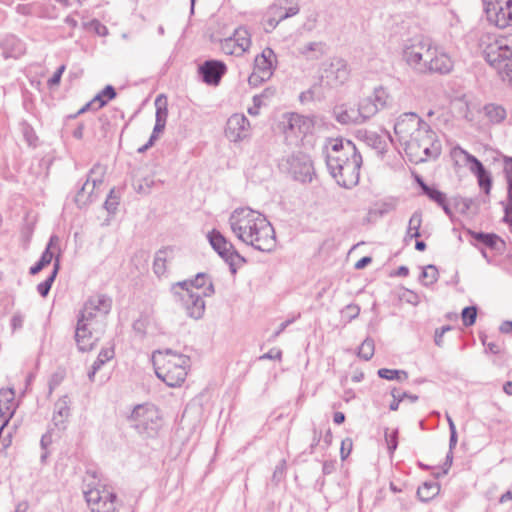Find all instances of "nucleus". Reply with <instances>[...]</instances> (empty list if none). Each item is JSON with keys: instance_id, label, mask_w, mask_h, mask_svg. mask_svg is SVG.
<instances>
[{"instance_id": "obj_63", "label": "nucleus", "mask_w": 512, "mask_h": 512, "mask_svg": "<svg viewBox=\"0 0 512 512\" xmlns=\"http://www.w3.org/2000/svg\"><path fill=\"white\" fill-rule=\"evenodd\" d=\"M282 357V352L278 349H271L267 353L260 356V360L269 359V360H280Z\"/></svg>"}, {"instance_id": "obj_2", "label": "nucleus", "mask_w": 512, "mask_h": 512, "mask_svg": "<svg viewBox=\"0 0 512 512\" xmlns=\"http://www.w3.org/2000/svg\"><path fill=\"white\" fill-rule=\"evenodd\" d=\"M228 223L233 235L242 243L261 252H271L276 247V234L265 215L249 207L233 210Z\"/></svg>"}, {"instance_id": "obj_8", "label": "nucleus", "mask_w": 512, "mask_h": 512, "mask_svg": "<svg viewBox=\"0 0 512 512\" xmlns=\"http://www.w3.org/2000/svg\"><path fill=\"white\" fill-rule=\"evenodd\" d=\"M111 307L112 300L110 297L104 294L91 296L80 311L78 320L90 324L94 331L103 330L105 318L109 314Z\"/></svg>"}, {"instance_id": "obj_31", "label": "nucleus", "mask_w": 512, "mask_h": 512, "mask_svg": "<svg viewBox=\"0 0 512 512\" xmlns=\"http://www.w3.org/2000/svg\"><path fill=\"white\" fill-rule=\"evenodd\" d=\"M469 233L472 235L474 239L480 241L489 248L499 249L498 244L504 246V242L496 234L473 231H469Z\"/></svg>"}, {"instance_id": "obj_22", "label": "nucleus", "mask_w": 512, "mask_h": 512, "mask_svg": "<svg viewBox=\"0 0 512 512\" xmlns=\"http://www.w3.org/2000/svg\"><path fill=\"white\" fill-rule=\"evenodd\" d=\"M336 120L344 125H358L362 124L359 111L355 107L340 105L336 106L333 110Z\"/></svg>"}, {"instance_id": "obj_15", "label": "nucleus", "mask_w": 512, "mask_h": 512, "mask_svg": "<svg viewBox=\"0 0 512 512\" xmlns=\"http://www.w3.org/2000/svg\"><path fill=\"white\" fill-rule=\"evenodd\" d=\"M251 135V125L246 116L242 113L232 114L225 127L226 138L234 143L248 139Z\"/></svg>"}, {"instance_id": "obj_16", "label": "nucleus", "mask_w": 512, "mask_h": 512, "mask_svg": "<svg viewBox=\"0 0 512 512\" xmlns=\"http://www.w3.org/2000/svg\"><path fill=\"white\" fill-rule=\"evenodd\" d=\"M326 165L330 169V157H339L344 161L360 155L355 144L350 140L331 139L326 146Z\"/></svg>"}, {"instance_id": "obj_45", "label": "nucleus", "mask_w": 512, "mask_h": 512, "mask_svg": "<svg viewBox=\"0 0 512 512\" xmlns=\"http://www.w3.org/2000/svg\"><path fill=\"white\" fill-rule=\"evenodd\" d=\"M369 97L379 109L386 107L389 100V94L383 87L375 88L373 94Z\"/></svg>"}, {"instance_id": "obj_60", "label": "nucleus", "mask_w": 512, "mask_h": 512, "mask_svg": "<svg viewBox=\"0 0 512 512\" xmlns=\"http://www.w3.org/2000/svg\"><path fill=\"white\" fill-rule=\"evenodd\" d=\"M351 449H352V440L350 438L344 439L341 443V450H340L341 458L343 460L349 456Z\"/></svg>"}, {"instance_id": "obj_18", "label": "nucleus", "mask_w": 512, "mask_h": 512, "mask_svg": "<svg viewBox=\"0 0 512 512\" xmlns=\"http://www.w3.org/2000/svg\"><path fill=\"white\" fill-rule=\"evenodd\" d=\"M102 331L103 330L94 331V329L87 322L77 320L75 329V341L78 349L82 352L92 350L95 343L99 339V333Z\"/></svg>"}, {"instance_id": "obj_37", "label": "nucleus", "mask_w": 512, "mask_h": 512, "mask_svg": "<svg viewBox=\"0 0 512 512\" xmlns=\"http://www.w3.org/2000/svg\"><path fill=\"white\" fill-rule=\"evenodd\" d=\"M421 224L422 214L419 211H416L412 214L409 220L406 237L410 239L420 237Z\"/></svg>"}, {"instance_id": "obj_46", "label": "nucleus", "mask_w": 512, "mask_h": 512, "mask_svg": "<svg viewBox=\"0 0 512 512\" xmlns=\"http://www.w3.org/2000/svg\"><path fill=\"white\" fill-rule=\"evenodd\" d=\"M375 344L372 338H366L359 347L358 356L366 361L374 355Z\"/></svg>"}, {"instance_id": "obj_62", "label": "nucleus", "mask_w": 512, "mask_h": 512, "mask_svg": "<svg viewBox=\"0 0 512 512\" xmlns=\"http://www.w3.org/2000/svg\"><path fill=\"white\" fill-rule=\"evenodd\" d=\"M24 316L20 313H15L11 319L12 330L16 331L23 327Z\"/></svg>"}, {"instance_id": "obj_36", "label": "nucleus", "mask_w": 512, "mask_h": 512, "mask_svg": "<svg viewBox=\"0 0 512 512\" xmlns=\"http://www.w3.org/2000/svg\"><path fill=\"white\" fill-rule=\"evenodd\" d=\"M59 266H60L59 258L57 257L55 260L54 268H53V271L51 272V274L47 277L46 280H44L43 282H41L37 285V291L42 297H46L48 295V293L51 289L52 283L54 282L55 277L58 273Z\"/></svg>"}, {"instance_id": "obj_28", "label": "nucleus", "mask_w": 512, "mask_h": 512, "mask_svg": "<svg viewBox=\"0 0 512 512\" xmlns=\"http://www.w3.org/2000/svg\"><path fill=\"white\" fill-rule=\"evenodd\" d=\"M173 250L171 248H163L156 252L153 270L158 276H162L166 272V264L172 258Z\"/></svg>"}, {"instance_id": "obj_30", "label": "nucleus", "mask_w": 512, "mask_h": 512, "mask_svg": "<svg viewBox=\"0 0 512 512\" xmlns=\"http://www.w3.org/2000/svg\"><path fill=\"white\" fill-rule=\"evenodd\" d=\"M358 135L367 145L371 146L378 153H383L386 147L385 141L375 132L359 131Z\"/></svg>"}, {"instance_id": "obj_32", "label": "nucleus", "mask_w": 512, "mask_h": 512, "mask_svg": "<svg viewBox=\"0 0 512 512\" xmlns=\"http://www.w3.org/2000/svg\"><path fill=\"white\" fill-rule=\"evenodd\" d=\"M299 53L307 59H318L324 54V45L321 42H309L299 48Z\"/></svg>"}, {"instance_id": "obj_56", "label": "nucleus", "mask_w": 512, "mask_h": 512, "mask_svg": "<svg viewBox=\"0 0 512 512\" xmlns=\"http://www.w3.org/2000/svg\"><path fill=\"white\" fill-rule=\"evenodd\" d=\"M221 49L225 54L241 56V54H238L235 41L231 40L229 37L221 42Z\"/></svg>"}, {"instance_id": "obj_57", "label": "nucleus", "mask_w": 512, "mask_h": 512, "mask_svg": "<svg viewBox=\"0 0 512 512\" xmlns=\"http://www.w3.org/2000/svg\"><path fill=\"white\" fill-rule=\"evenodd\" d=\"M476 177L478 179L479 186L483 188L486 193H489L491 189L490 174L485 170L483 173L477 174Z\"/></svg>"}, {"instance_id": "obj_1", "label": "nucleus", "mask_w": 512, "mask_h": 512, "mask_svg": "<svg viewBox=\"0 0 512 512\" xmlns=\"http://www.w3.org/2000/svg\"><path fill=\"white\" fill-rule=\"evenodd\" d=\"M394 133L412 163L425 162L441 153L437 134L414 112L403 113L397 118Z\"/></svg>"}, {"instance_id": "obj_13", "label": "nucleus", "mask_w": 512, "mask_h": 512, "mask_svg": "<svg viewBox=\"0 0 512 512\" xmlns=\"http://www.w3.org/2000/svg\"><path fill=\"white\" fill-rule=\"evenodd\" d=\"M350 75L347 62L342 58H332L324 64L322 79L327 85L336 87L344 84Z\"/></svg>"}, {"instance_id": "obj_10", "label": "nucleus", "mask_w": 512, "mask_h": 512, "mask_svg": "<svg viewBox=\"0 0 512 512\" xmlns=\"http://www.w3.org/2000/svg\"><path fill=\"white\" fill-rule=\"evenodd\" d=\"M276 67L277 56L270 47H266L254 59L253 70L248 77L249 86L256 88L268 81L273 76Z\"/></svg>"}, {"instance_id": "obj_42", "label": "nucleus", "mask_w": 512, "mask_h": 512, "mask_svg": "<svg viewBox=\"0 0 512 512\" xmlns=\"http://www.w3.org/2000/svg\"><path fill=\"white\" fill-rule=\"evenodd\" d=\"M452 106L455 111L459 114V116L471 120V111L469 103L465 96L455 98L452 101Z\"/></svg>"}, {"instance_id": "obj_47", "label": "nucleus", "mask_w": 512, "mask_h": 512, "mask_svg": "<svg viewBox=\"0 0 512 512\" xmlns=\"http://www.w3.org/2000/svg\"><path fill=\"white\" fill-rule=\"evenodd\" d=\"M9 41L12 43L14 48L12 50H8L7 48H4L3 56L6 59L7 58H18L19 56H21L24 53V48H23L22 43L14 37L7 39L6 43H8Z\"/></svg>"}, {"instance_id": "obj_25", "label": "nucleus", "mask_w": 512, "mask_h": 512, "mask_svg": "<svg viewBox=\"0 0 512 512\" xmlns=\"http://www.w3.org/2000/svg\"><path fill=\"white\" fill-rule=\"evenodd\" d=\"M484 115L493 125L501 124L507 117L506 109L499 104L489 103L483 108Z\"/></svg>"}, {"instance_id": "obj_35", "label": "nucleus", "mask_w": 512, "mask_h": 512, "mask_svg": "<svg viewBox=\"0 0 512 512\" xmlns=\"http://www.w3.org/2000/svg\"><path fill=\"white\" fill-rule=\"evenodd\" d=\"M114 356V350L111 348H105L100 351L98 357L94 361L92 365V370L89 372L88 376L90 380H93L96 372L110 359Z\"/></svg>"}, {"instance_id": "obj_58", "label": "nucleus", "mask_w": 512, "mask_h": 512, "mask_svg": "<svg viewBox=\"0 0 512 512\" xmlns=\"http://www.w3.org/2000/svg\"><path fill=\"white\" fill-rule=\"evenodd\" d=\"M54 240H57L56 236H52L50 238L48 246L46 247V249L44 250V252L42 253V255L39 259L45 266L48 265L53 259V253L51 252L50 248H51Z\"/></svg>"}, {"instance_id": "obj_53", "label": "nucleus", "mask_w": 512, "mask_h": 512, "mask_svg": "<svg viewBox=\"0 0 512 512\" xmlns=\"http://www.w3.org/2000/svg\"><path fill=\"white\" fill-rule=\"evenodd\" d=\"M162 98H163V96L160 95L156 98V101H155V105H156L155 122L166 125L168 110H167L166 106L160 105Z\"/></svg>"}, {"instance_id": "obj_43", "label": "nucleus", "mask_w": 512, "mask_h": 512, "mask_svg": "<svg viewBox=\"0 0 512 512\" xmlns=\"http://www.w3.org/2000/svg\"><path fill=\"white\" fill-rule=\"evenodd\" d=\"M419 183L422 187L423 192L434 202H436L439 206L444 204V201L447 200L446 195L432 187L426 185L423 181L419 180Z\"/></svg>"}, {"instance_id": "obj_51", "label": "nucleus", "mask_w": 512, "mask_h": 512, "mask_svg": "<svg viewBox=\"0 0 512 512\" xmlns=\"http://www.w3.org/2000/svg\"><path fill=\"white\" fill-rule=\"evenodd\" d=\"M399 299L413 306H417L420 302L419 295L412 290L402 288L399 292Z\"/></svg>"}, {"instance_id": "obj_40", "label": "nucleus", "mask_w": 512, "mask_h": 512, "mask_svg": "<svg viewBox=\"0 0 512 512\" xmlns=\"http://www.w3.org/2000/svg\"><path fill=\"white\" fill-rule=\"evenodd\" d=\"M438 270L434 265H427L422 269L419 280L425 286L432 285L438 280Z\"/></svg>"}, {"instance_id": "obj_50", "label": "nucleus", "mask_w": 512, "mask_h": 512, "mask_svg": "<svg viewBox=\"0 0 512 512\" xmlns=\"http://www.w3.org/2000/svg\"><path fill=\"white\" fill-rule=\"evenodd\" d=\"M120 197L116 194L115 188H112L107 196V199L104 203L105 209L111 213L114 214L117 211L118 205H119Z\"/></svg>"}, {"instance_id": "obj_61", "label": "nucleus", "mask_w": 512, "mask_h": 512, "mask_svg": "<svg viewBox=\"0 0 512 512\" xmlns=\"http://www.w3.org/2000/svg\"><path fill=\"white\" fill-rule=\"evenodd\" d=\"M66 67L65 65H61L56 71L55 73L53 74V76L48 80V84L49 86H55V85H58L60 83V80H61V77H62V74L64 73Z\"/></svg>"}, {"instance_id": "obj_38", "label": "nucleus", "mask_w": 512, "mask_h": 512, "mask_svg": "<svg viewBox=\"0 0 512 512\" xmlns=\"http://www.w3.org/2000/svg\"><path fill=\"white\" fill-rule=\"evenodd\" d=\"M116 97V91L113 86L107 85L102 91H100L94 98L93 102H97L96 109L104 107L109 100Z\"/></svg>"}, {"instance_id": "obj_48", "label": "nucleus", "mask_w": 512, "mask_h": 512, "mask_svg": "<svg viewBox=\"0 0 512 512\" xmlns=\"http://www.w3.org/2000/svg\"><path fill=\"white\" fill-rule=\"evenodd\" d=\"M395 209V203L392 201H385L375 205L373 209L370 210L371 215H375L377 217H382Z\"/></svg>"}, {"instance_id": "obj_49", "label": "nucleus", "mask_w": 512, "mask_h": 512, "mask_svg": "<svg viewBox=\"0 0 512 512\" xmlns=\"http://www.w3.org/2000/svg\"><path fill=\"white\" fill-rule=\"evenodd\" d=\"M276 94L275 87H267L260 94H256L253 96V103H260L261 105H266L267 101L271 100Z\"/></svg>"}, {"instance_id": "obj_33", "label": "nucleus", "mask_w": 512, "mask_h": 512, "mask_svg": "<svg viewBox=\"0 0 512 512\" xmlns=\"http://www.w3.org/2000/svg\"><path fill=\"white\" fill-rule=\"evenodd\" d=\"M454 154H461L465 157L466 163L469 165V169L473 174L477 175L486 170L484 165L475 156L469 154L464 149L457 147L454 149Z\"/></svg>"}, {"instance_id": "obj_24", "label": "nucleus", "mask_w": 512, "mask_h": 512, "mask_svg": "<svg viewBox=\"0 0 512 512\" xmlns=\"http://www.w3.org/2000/svg\"><path fill=\"white\" fill-rule=\"evenodd\" d=\"M190 289H196L201 295L210 297L214 294V285L206 273H198L194 279L187 280Z\"/></svg>"}, {"instance_id": "obj_5", "label": "nucleus", "mask_w": 512, "mask_h": 512, "mask_svg": "<svg viewBox=\"0 0 512 512\" xmlns=\"http://www.w3.org/2000/svg\"><path fill=\"white\" fill-rule=\"evenodd\" d=\"M484 57L502 81L512 86V34L499 36L490 42L484 49Z\"/></svg>"}, {"instance_id": "obj_4", "label": "nucleus", "mask_w": 512, "mask_h": 512, "mask_svg": "<svg viewBox=\"0 0 512 512\" xmlns=\"http://www.w3.org/2000/svg\"><path fill=\"white\" fill-rule=\"evenodd\" d=\"M155 373L170 387L180 386L186 379L190 358L171 350L157 351L152 356Z\"/></svg>"}, {"instance_id": "obj_26", "label": "nucleus", "mask_w": 512, "mask_h": 512, "mask_svg": "<svg viewBox=\"0 0 512 512\" xmlns=\"http://www.w3.org/2000/svg\"><path fill=\"white\" fill-rule=\"evenodd\" d=\"M105 173L106 169L104 166L95 164L90 169L86 182L82 185V192L90 188V186H92V189L99 187L103 183Z\"/></svg>"}, {"instance_id": "obj_7", "label": "nucleus", "mask_w": 512, "mask_h": 512, "mask_svg": "<svg viewBox=\"0 0 512 512\" xmlns=\"http://www.w3.org/2000/svg\"><path fill=\"white\" fill-rule=\"evenodd\" d=\"M361 165V155L349 158L347 161L332 156L330 157V169L328 171L340 186L350 189L359 182Z\"/></svg>"}, {"instance_id": "obj_27", "label": "nucleus", "mask_w": 512, "mask_h": 512, "mask_svg": "<svg viewBox=\"0 0 512 512\" xmlns=\"http://www.w3.org/2000/svg\"><path fill=\"white\" fill-rule=\"evenodd\" d=\"M235 41L238 54L243 55L251 46V35L246 28L239 27L235 30L233 36L229 37Z\"/></svg>"}, {"instance_id": "obj_59", "label": "nucleus", "mask_w": 512, "mask_h": 512, "mask_svg": "<svg viewBox=\"0 0 512 512\" xmlns=\"http://www.w3.org/2000/svg\"><path fill=\"white\" fill-rule=\"evenodd\" d=\"M343 313L351 321L359 315L360 307L355 304H349L345 307Z\"/></svg>"}, {"instance_id": "obj_11", "label": "nucleus", "mask_w": 512, "mask_h": 512, "mask_svg": "<svg viewBox=\"0 0 512 512\" xmlns=\"http://www.w3.org/2000/svg\"><path fill=\"white\" fill-rule=\"evenodd\" d=\"M207 238L212 248L229 265L233 274L246 262L245 258L238 253L234 245L220 231L213 229L208 233Z\"/></svg>"}, {"instance_id": "obj_41", "label": "nucleus", "mask_w": 512, "mask_h": 512, "mask_svg": "<svg viewBox=\"0 0 512 512\" xmlns=\"http://www.w3.org/2000/svg\"><path fill=\"white\" fill-rule=\"evenodd\" d=\"M95 190L96 189H92V186H90V188L85 189L82 192V187H81L75 196V202H76L77 206L79 208H82V207L87 206L91 202H93L96 198Z\"/></svg>"}, {"instance_id": "obj_23", "label": "nucleus", "mask_w": 512, "mask_h": 512, "mask_svg": "<svg viewBox=\"0 0 512 512\" xmlns=\"http://www.w3.org/2000/svg\"><path fill=\"white\" fill-rule=\"evenodd\" d=\"M70 416L69 399L67 396L61 397L54 405L52 422L59 428L64 429L65 423Z\"/></svg>"}, {"instance_id": "obj_34", "label": "nucleus", "mask_w": 512, "mask_h": 512, "mask_svg": "<svg viewBox=\"0 0 512 512\" xmlns=\"http://www.w3.org/2000/svg\"><path fill=\"white\" fill-rule=\"evenodd\" d=\"M299 6L294 4L288 8L282 6V1L279 4H275L270 7V13L279 18V20H284L289 17L295 16L299 13Z\"/></svg>"}, {"instance_id": "obj_44", "label": "nucleus", "mask_w": 512, "mask_h": 512, "mask_svg": "<svg viewBox=\"0 0 512 512\" xmlns=\"http://www.w3.org/2000/svg\"><path fill=\"white\" fill-rule=\"evenodd\" d=\"M439 491V488L434 483H424L417 490V495L422 501H428L433 498Z\"/></svg>"}, {"instance_id": "obj_3", "label": "nucleus", "mask_w": 512, "mask_h": 512, "mask_svg": "<svg viewBox=\"0 0 512 512\" xmlns=\"http://www.w3.org/2000/svg\"><path fill=\"white\" fill-rule=\"evenodd\" d=\"M402 58L412 70L419 74H447L453 68L451 57L423 36L405 41Z\"/></svg>"}, {"instance_id": "obj_64", "label": "nucleus", "mask_w": 512, "mask_h": 512, "mask_svg": "<svg viewBox=\"0 0 512 512\" xmlns=\"http://www.w3.org/2000/svg\"><path fill=\"white\" fill-rule=\"evenodd\" d=\"M155 182L151 177H145L143 183L139 185V192L149 193Z\"/></svg>"}, {"instance_id": "obj_19", "label": "nucleus", "mask_w": 512, "mask_h": 512, "mask_svg": "<svg viewBox=\"0 0 512 512\" xmlns=\"http://www.w3.org/2000/svg\"><path fill=\"white\" fill-rule=\"evenodd\" d=\"M225 72V64L217 60L205 61L199 67V73L202 76L203 81L210 85H217Z\"/></svg>"}, {"instance_id": "obj_54", "label": "nucleus", "mask_w": 512, "mask_h": 512, "mask_svg": "<svg viewBox=\"0 0 512 512\" xmlns=\"http://www.w3.org/2000/svg\"><path fill=\"white\" fill-rule=\"evenodd\" d=\"M385 441L387 443L389 452L392 454L398 446V430L394 429L391 432H389V430L386 429Z\"/></svg>"}, {"instance_id": "obj_14", "label": "nucleus", "mask_w": 512, "mask_h": 512, "mask_svg": "<svg viewBox=\"0 0 512 512\" xmlns=\"http://www.w3.org/2000/svg\"><path fill=\"white\" fill-rule=\"evenodd\" d=\"M286 163L289 173L293 178L300 182H310L312 180L313 166L310 157L302 152L290 155Z\"/></svg>"}, {"instance_id": "obj_52", "label": "nucleus", "mask_w": 512, "mask_h": 512, "mask_svg": "<svg viewBox=\"0 0 512 512\" xmlns=\"http://www.w3.org/2000/svg\"><path fill=\"white\" fill-rule=\"evenodd\" d=\"M461 316L464 326H472L476 321L477 308L475 306L465 307L462 310Z\"/></svg>"}, {"instance_id": "obj_12", "label": "nucleus", "mask_w": 512, "mask_h": 512, "mask_svg": "<svg viewBox=\"0 0 512 512\" xmlns=\"http://www.w3.org/2000/svg\"><path fill=\"white\" fill-rule=\"evenodd\" d=\"M85 500L92 512H115L116 494L102 485L83 491Z\"/></svg>"}, {"instance_id": "obj_29", "label": "nucleus", "mask_w": 512, "mask_h": 512, "mask_svg": "<svg viewBox=\"0 0 512 512\" xmlns=\"http://www.w3.org/2000/svg\"><path fill=\"white\" fill-rule=\"evenodd\" d=\"M359 111V115L361 118V122L364 123L370 118H372L374 115L377 114V112L380 110L375 103L370 99V97H366L362 99L357 107Z\"/></svg>"}, {"instance_id": "obj_6", "label": "nucleus", "mask_w": 512, "mask_h": 512, "mask_svg": "<svg viewBox=\"0 0 512 512\" xmlns=\"http://www.w3.org/2000/svg\"><path fill=\"white\" fill-rule=\"evenodd\" d=\"M129 420L131 426L143 437L154 438L162 427V418L152 404H140L134 407Z\"/></svg>"}, {"instance_id": "obj_17", "label": "nucleus", "mask_w": 512, "mask_h": 512, "mask_svg": "<svg viewBox=\"0 0 512 512\" xmlns=\"http://www.w3.org/2000/svg\"><path fill=\"white\" fill-rule=\"evenodd\" d=\"M488 22L500 29L512 26V0L484 10Z\"/></svg>"}, {"instance_id": "obj_39", "label": "nucleus", "mask_w": 512, "mask_h": 512, "mask_svg": "<svg viewBox=\"0 0 512 512\" xmlns=\"http://www.w3.org/2000/svg\"><path fill=\"white\" fill-rule=\"evenodd\" d=\"M377 374L380 378L386 380L405 381L408 379V373L404 370L381 368L378 370Z\"/></svg>"}, {"instance_id": "obj_20", "label": "nucleus", "mask_w": 512, "mask_h": 512, "mask_svg": "<svg viewBox=\"0 0 512 512\" xmlns=\"http://www.w3.org/2000/svg\"><path fill=\"white\" fill-rule=\"evenodd\" d=\"M313 127L314 122L312 118L297 113H293L288 118L285 130L286 132L290 131L296 137H301L311 133Z\"/></svg>"}, {"instance_id": "obj_9", "label": "nucleus", "mask_w": 512, "mask_h": 512, "mask_svg": "<svg viewBox=\"0 0 512 512\" xmlns=\"http://www.w3.org/2000/svg\"><path fill=\"white\" fill-rule=\"evenodd\" d=\"M171 291L176 301L184 308L186 315L199 320L205 313L204 295L188 287V281L177 282L172 285Z\"/></svg>"}, {"instance_id": "obj_55", "label": "nucleus", "mask_w": 512, "mask_h": 512, "mask_svg": "<svg viewBox=\"0 0 512 512\" xmlns=\"http://www.w3.org/2000/svg\"><path fill=\"white\" fill-rule=\"evenodd\" d=\"M504 171L508 184V200L512 201V158L505 160Z\"/></svg>"}, {"instance_id": "obj_21", "label": "nucleus", "mask_w": 512, "mask_h": 512, "mask_svg": "<svg viewBox=\"0 0 512 512\" xmlns=\"http://www.w3.org/2000/svg\"><path fill=\"white\" fill-rule=\"evenodd\" d=\"M16 409L15 393L13 389L0 390V419L3 421L2 427L9 422Z\"/></svg>"}]
</instances>
